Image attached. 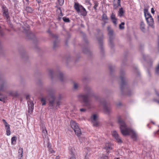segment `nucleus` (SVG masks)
Wrapping results in <instances>:
<instances>
[{
  "label": "nucleus",
  "mask_w": 159,
  "mask_h": 159,
  "mask_svg": "<svg viewBox=\"0 0 159 159\" xmlns=\"http://www.w3.org/2000/svg\"><path fill=\"white\" fill-rule=\"evenodd\" d=\"M86 94H81L79 95L78 97L80 100H82L84 103V105L88 109L91 108V101L89 99L90 97L94 96V94L90 87H86L85 88Z\"/></svg>",
  "instance_id": "obj_1"
},
{
  "label": "nucleus",
  "mask_w": 159,
  "mask_h": 159,
  "mask_svg": "<svg viewBox=\"0 0 159 159\" xmlns=\"http://www.w3.org/2000/svg\"><path fill=\"white\" fill-rule=\"evenodd\" d=\"M121 80L120 84V89L122 95L130 96L132 94V92L129 88L126 81V77L124 72L121 70L120 76Z\"/></svg>",
  "instance_id": "obj_2"
},
{
  "label": "nucleus",
  "mask_w": 159,
  "mask_h": 159,
  "mask_svg": "<svg viewBox=\"0 0 159 159\" xmlns=\"http://www.w3.org/2000/svg\"><path fill=\"white\" fill-rule=\"evenodd\" d=\"M45 90L47 95V98H48L50 108L52 109L53 107L55 99V90L51 88H46Z\"/></svg>",
  "instance_id": "obj_3"
},
{
  "label": "nucleus",
  "mask_w": 159,
  "mask_h": 159,
  "mask_svg": "<svg viewBox=\"0 0 159 159\" xmlns=\"http://www.w3.org/2000/svg\"><path fill=\"white\" fill-rule=\"evenodd\" d=\"M118 122L120 125V129L122 134L124 136L129 134V130L127 127V125L125 122L121 118L120 116L118 117Z\"/></svg>",
  "instance_id": "obj_4"
},
{
  "label": "nucleus",
  "mask_w": 159,
  "mask_h": 159,
  "mask_svg": "<svg viewBox=\"0 0 159 159\" xmlns=\"http://www.w3.org/2000/svg\"><path fill=\"white\" fill-rule=\"evenodd\" d=\"M30 26L27 23L25 22H22V25L20 29L22 30L26 34L27 38L29 39H33L35 36L34 34L30 30Z\"/></svg>",
  "instance_id": "obj_5"
},
{
  "label": "nucleus",
  "mask_w": 159,
  "mask_h": 159,
  "mask_svg": "<svg viewBox=\"0 0 159 159\" xmlns=\"http://www.w3.org/2000/svg\"><path fill=\"white\" fill-rule=\"evenodd\" d=\"M74 7L78 13H80V15L83 16H87V11L78 2H75L74 5Z\"/></svg>",
  "instance_id": "obj_6"
},
{
  "label": "nucleus",
  "mask_w": 159,
  "mask_h": 159,
  "mask_svg": "<svg viewBox=\"0 0 159 159\" xmlns=\"http://www.w3.org/2000/svg\"><path fill=\"white\" fill-rule=\"evenodd\" d=\"M100 103L103 105V108L105 112L109 114L111 111V108L110 106L107 103L106 100L104 99H102L100 101Z\"/></svg>",
  "instance_id": "obj_7"
},
{
  "label": "nucleus",
  "mask_w": 159,
  "mask_h": 159,
  "mask_svg": "<svg viewBox=\"0 0 159 159\" xmlns=\"http://www.w3.org/2000/svg\"><path fill=\"white\" fill-rule=\"evenodd\" d=\"M1 12L3 18L7 20H8L10 19L9 13L8 8L5 5L1 6Z\"/></svg>",
  "instance_id": "obj_8"
},
{
  "label": "nucleus",
  "mask_w": 159,
  "mask_h": 159,
  "mask_svg": "<svg viewBox=\"0 0 159 159\" xmlns=\"http://www.w3.org/2000/svg\"><path fill=\"white\" fill-rule=\"evenodd\" d=\"M107 30L108 32V35L109 36V45L111 48H112L114 46L113 42V40L114 38L113 35V31L111 29L110 26L107 27Z\"/></svg>",
  "instance_id": "obj_9"
},
{
  "label": "nucleus",
  "mask_w": 159,
  "mask_h": 159,
  "mask_svg": "<svg viewBox=\"0 0 159 159\" xmlns=\"http://www.w3.org/2000/svg\"><path fill=\"white\" fill-rule=\"evenodd\" d=\"M112 135L117 143H122V140L116 131H113L112 133Z\"/></svg>",
  "instance_id": "obj_10"
},
{
  "label": "nucleus",
  "mask_w": 159,
  "mask_h": 159,
  "mask_svg": "<svg viewBox=\"0 0 159 159\" xmlns=\"http://www.w3.org/2000/svg\"><path fill=\"white\" fill-rule=\"evenodd\" d=\"M28 107V112L31 114L34 110V104L33 102L32 101H29L27 102Z\"/></svg>",
  "instance_id": "obj_11"
},
{
  "label": "nucleus",
  "mask_w": 159,
  "mask_h": 159,
  "mask_svg": "<svg viewBox=\"0 0 159 159\" xmlns=\"http://www.w3.org/2000/svg\"><path fill=\"white\" fill-rule=\"evenodd\" d=\"M120 0H114L113 2V9H116L119 7L120 6Z\"/></svg>",
  "instance_id": "obj_12"
},
{
  "label": "nucleus",
  "mask_w": 159,
  "mask_h": 159,
  "mask_svg": "<svg viewBox=\"0 0 159 159\" xmlns=\"http://www.w3.org/2000/svg\"><path fill=\"white\" fill-rule=\"evenodd\" d=\"M52 37L54 38L55 39H56V41H54L53 42V48L55 49L56 47H57L58 46V42L57 39L58 38V37L57 35H55V34H52Z\"/></svg>",
  "instance_id": "obj_13"
},
{
  "label": "nucleus",
  "mask_w": 159,
  "mask_h": 159,
  "mask_svg": "<svg viewBox=\"0 0 159 159\" xmlns=\"http://www.w3.org/2000/svg\"><path fill=\"white\" fill-rule=\"evenodd\" d=\"M105 149L106 150L107 153L109 152V151L112 149L111 144L109 143H107L105 144Z\"/></svg>",
  "instance_id": "obj_14"
},
{
  "label": "nucleus",
  "mask_w": 159,
  "mask_h": 159,
  "mask_svg": "<svg viewBox=\"0 0 159 159\" xmlns=\"http://www.w3.org/2000/svg\"><path fill=\"white\" fill-rule=\"evenodd\" d=\"M146 20L149 26L152 27V28L154 27L153 25L154 21L152 17H151V18H150L149 19Z\"/></svg>",
  "instance_id": "obj_15"
},
{
  "label": "nucleus",
  "mask_w": 159,
  "mask_h": 159,
  "mask_svg": "<svg viewBox=\"0 0 159 159\" xmlns=\"http://www.w3.org/2000/svg\"><path fill=\"white\" fill-rule=\"evenodd\" d=\"M144 14L146 20L152 17L151 15L148 12V10L147 9H144Z\"/></svg>",
  "instance_id": "obj_16"
},
{
  "label": "nucleus",
  "mask_w": 159,
  "mask_h": 159,
  "mask_svg": "<svg viewBox=\"0 0 159 159\" xmlns=\"http://www.w3.org/2000/svg\"><path fill=\"white\" fill-rule=\"evenodd\" d=\"M70 124L71 128L74 130L79 127L77 123L74 121L71 120L70 121Z\"/></svg>",
  "instance_id": "obj_17"
},
{
  "label": "nucleus",
  "mask_w": 159,
  "mask_h": 159,
  "mask_svg": "<svg viewBox=\"0 0 159 159\" xmlns=\"http://www.w3.org/2000/svg\"><path fill=\"white\" fill-rule=\"evenodd\" d=\"M98 42L99 44L100 45V49L101 52H102L103 50L102 47V43H103V36L100 38L98 39Z\"/></svg>",
  "instance_id": "obj_18"
},
{
  "label": "nucleus",
  "mask_w": 159,
  "mask_h": 159,
  "mask_svg": "<svg viewBox=\"0 0 159 159\" xmlns=\"http://www.w3.org/2000/svg\"><path fill=\"white\" fill-rule=\"evenodd\" d=\"M111 18L112 20L113 23L115 25L116 24V21L117 20V19L116 18V16L115 14L112 13L111 14Z\"/></svg>",
  "instance_id": "obj_19"
},
{
  "label": "nucleus",
  "mask_w": 159,
  "mask_h": 159,
  "mask_svg": "<svg viewBox=\"0 0 159 159\" xmlns=\"http://www.w3.org/2000/svg\"><path fill=\"white\" fill-rule=\"evenodd\" d=\"M132 134L131 136L132 138L133 139L134 141H136L137 139V135L135 132L132 130Z\"/></svg>",
  "instance_id": "obj_20"
},
{
  "label": "nucleus",
  "mask_w": 159,
  "mask_h": 159,
  "mask_svg": "<svg viewBox=\"0 0 159 159\" xmlns=\"http://www.w3.org/2000/svg\"><path fill=\"white\" fill-rule=\"evenodd\" d=\"M74 132L75 133V134L78 136H80L81 134V133L80 129L79 127L76 128L74 130Z\"/></svg>",
  "instance_id": "obj_21"
},
{
  "label": "nucleus",
  "mask_w": 159,
  "mask_h": 159,
  "mask_svg": "<svg viewBox=\"0 0 159 159\" xmlns=\"http://www.w3.org/2000/svg\"><path fill=\"white\" fill-rule=\"evenodd\" d=\"M23 152V149L22 148H20L18 150V159H20L22 157V154Z\"/></svg>",
  "instance_id": "obj_22"
},
{
  "label": "nucleus",
  "mask_w": 159,
  "mask_h": 159,
  "mask_svg": "<svg viewBox=\"0 0 159 159\" xmlns=\"http://www.w3.org/2000/svg\"><path fill=\"white\" fill-rule=\"evenodd\" d=\"M5 88V83L4 82H1L0 84V92L4 90Z\"/></svg>",
  "instance_id": "obj_23"
},
{
  "label": "nucleus",
  "mask_w": 159,
  "mask_h": 159,
  "mask_svg": "<svg viewBox=\"0 0 159 159\" xmlns=\"http://www.w3.org/2000/svg\"><path fill=\"white\" fill-rule=\"evenodd\" d=\"M140 28L141 30L143 32H145V24L144 22L143 21H141L140 23Z\"/></svg>",
  "instance_id": "obj_24"
},
{
  "label": "nucleus",
  "mask_w": 159,
  "mask_h": 159,
  "mask_svg": "<svg viewBox=\"0 0 159 159\" xmlns=\"http://www.w3.org/2000/svg\"><path fill=\"white\" fill-rule=\"evenodd\" d=\"M59 77L61 81L63 82L64 81V77L63 74L61 72H59Z\"/></svg>",
  "instance_id": "obj_25"
},
{
  "label": "nucleus",
  "mask_w": 159,
  "mask_h": 159,
  "mask_svg": "<svg viewBox=\"0 0 159 159\" xmlns=\"http://www.w3.org/2000/svg\"><path fill=\"white\" fill-rule=\"evenodd\" d=\"M124 11L122 8L120 9L118 11V15L120 17L124 15Z\"/></svg>",
  "instance_id": "obj_26"
},
{
  "label": "nucleus",
  "mask_w": 159,
  "mask_h": 159,
  "mask_svg": "<svg viewBox=\"0 0 159 159\" xmlns=\"http://www.w3.org/2000/svg\"><path fill=\"white\" fill-rule=\"evenodd\" d=\"M25 10L27 13H32L33 11L32 8L29 7H26Z\"/></svg>",
  "instance_id": "obj_27"
},
{
  "label": "nucleus",
  "mask_w": 159,
  "mask_h": 159,
  "mask_svg": "<svg viewBox=\"0 0 159 159\" xmlns=\"http://www.w3.org/2000/svg\"><path fill=\"white\" fill-rule=\"evenodd\" d=\"M102 20H107L108 18L106 14L103 13L102 16Z\"/></svg>",
  "instance_id": "obj_28"
},
{
  "label": "nucleus",
  "mask_w": 159,
  "mask_h": 159,
  "mask_svg": "<svg viewBox=\"0 0 159 159\" xmlns=\"http://www.w3.org/2000/svg\"><path fill=\"white\" fill-rule=\"evenodd\" d=\"M16 137L15 136L13 137L11 139V143L12 144H15L16 141Z\"/></svg>",
  "instance_id": "obj_29"
},
{
  "label": "nucleus",
  "mask_w": 159,
  "mask_h": 159,
  "mask_svg": "<svg viewBox=\"0 0 159 159\" xmlns=\"http://www.w3.org/2000/svg\"><path fill=\"white\" fill-rule=\"evenodd\" d=\"M42 133L43 137H44V136L46 137L48 135L47 131L45 128L44 129H43L42 131Z\"/></svg>",
  "instance_id": "obj_30"
},
{
  "label": "nucleus",
  "mask_w": 159,
  "mask_h": 159,
  "mask_svg": "<svg viewBox=\"0 0 159 159\" xmlns=\"http://www.w3.org/2000/svg\"><path fill=\"white\" fill-rule=\"evenodd\" d=\"M54 72V71L52 70H49V75L50 76L52 79L53 78Z\"/></svg>",
  "instance_id": "obj_31"
},
{
  "label": "nucleus",
  "mask_w": 159,
  "mask_h": 159,
  "mask_svg": "<svg viewBox=\"0 0 159 159\" xmlns=\"http://www.w3.org/2000/svg\"><path fill=\"white\" fill-rule=\"evenodd\" d=\"M99 5L97 1H94V6L93 7V8L95 10V11H96L97 10V7Z\"/></svg>",
  "instance_id": "obj_32"
},
{
  "label": "nucleus",
  "mask_w": 159,
  "mask_h": 159,
  "mask_svg": "<svg viewBox=\"0 0 159 159\" xmlns=\"http://www.w3.org/2000/svg\"><path fill=\"white\" fill-rule=\"evenodd\" d=\"M6 99V98L2 94L0 93V101L3 102Z\"/></svg>",
  "instance_id": "obj_33"
},
{
  "label": "nucleus",
  "mask_w": 159,
  "mask_h": 159,
  "mask_svg": "<svg viewBox=\"0 0 159 159\" xmlns=\"http://www.w3.org/2000/svg\"><path fill=\"white\" fill-rule=\"evenodd\" d=\"M40 100L41 102H42V105L43 106L44 105L46 104V100L44 98H41Z\"/></svg>",
  "instance_id": "obj_34"
},
{
  "label": "nucleus",
  "mask_w": 159,
  "mask_h": 159,
  "mask_svg": "<svg viewBox=\"0 0 159 159\" xmlns=\"http://www.w3.org/2000/svg\"><path fill=\"white\" fill-rule=\"evenodd\" d=\"M63 20L64 22H69L70 21V20L69 18L65 16L63 17Z\"/></svg>",
  "instance_id": "obj_35"
},
{
  "label": "nucleus",
  "mask_w": 159,
  "mask_h": 159,
  "mask_svg": "<svg viewBox=\"0 0 159 159\" xmlns=\"http://www.w3.org/2000/svg\"><path fill=\"white\" fill-rule=\"evenodd\" d=\"M6 129V130L7 135V136L10 135L11 134V131H10V128L8 127V128H7V129Z\"/></svg>",
  "instance_id": "obj_36"
},
{
  "label": "nucleus",
  "mask_w": 159,
  "mask_h": 159,
  "mask_svg": "<svg viewBox=\"0 0 159 159\" xmlns=\"http://www.w3.org/2000/svg\"><path fill=\"white\" fill-rule=\"evenodd\" d=\"M93 123V126H94L97 127L99 125V122L96 121H92Z\"/></svg>",
  "instance_id": "obj_37"
},
{
  "label": "nucleus",
  "mask_w": 159,
  "mask_h": 159,
  "mask_svg": "<svg viewBox=\"0 0 159 159\" xmlns=\"http://www.w3.org/2000/svg\"><path fill=\"white\" fill-rule=\"evenodd\" d=\"M125 25V23L124 22H122L121 24L119 25V28L120 29H123L124 28V25Z\"/></svg>",
  "instance_id": "obj_38"
},
{
  "label": "nucleus",
  "mask_w": 159,
  "mask_h": 159,
  "mask_svg": "<svg viewBox=\"0 0 159 159\" xmlns=\"http://www.w3.org/2000/svg\"><path fill=\"white\" fill-rule=\"evenodd\" d=\"M63 16V15L62 13V11H61V12H60V13L58 17L57 18V19L59 20H61V18H62V16Z\"/></svg>",
  "instance_id": "obj_39"
},
{
  "label": "nucleus",
  "mask_w": 159,
  "mask_h": 159,
  "mask_svg": "<svg viewBox=\"0 0 159 159\" xmlns=\"http://www.w3.org/2000/svg\"><path fill=\"white\" fill-rule=\"evenodd\" d=\"M100 159H108L107 155L103 154L102 156L100 157Z\"/></svg>",
  "instance_id": "obj_40"
},
{
  "label": "nucleus",
  "mask_w": 159,
  "mask_h": 159,
  "mask_svg": "<svg viewBox=\"0 0 159 159\" xmlns=\"http://www.w3.org/2000/svg\"><path fill=\"white\" fill-rule=\"evenodd\" d=\"M83 52L85 53H87L89 52V50L88 48H83Z\"/></svg>",
  "instance_id": "obj_41"
},
{
  "label": "nucleus",
  "mask_w": 159,
  "mask_h": 159,
  "mask_svg": "<svg viewBox=\"0 0 159 159\" xmlns=\"http://www.w3.org/2000/svg\"><path fill=\"white\" fill-rule=\"evenodd\" d=\"M91 119H93V120L96 121L97 119V116L95 114H93L92 116L91 117Z\"/></svg>",
  "instance_id": "obj_42"
},
{
  "label": "nucleus",
  "mask_w": 159,
  "mask_h": 159,
  "mask_svg": "<svg viewBox=\"0 0 159 159\" xmlns=\"http://www.w3.org/2000/svg\"><path fill=\"white\" fill-rule=\"evenodd\" d=\"M109 68L111 73H112L114 70V67L111 66H109Z\"/></svg>",
  "instance_id": "obj_43"
},
{
  "label": "nucleus",
  "mask_w": 159,
  "mask_h": 159,
  "mask_svg": "<svg viewBox=\"0 0 159 159\" xmlns=\"http://www.w3.org/2000/svg\"><path fill=\"white\" fill-rule=\"evenodd\" d=\"M59 4L61 6H62L64 3V0H58Z\"/></svg>",
  "instance_id": "obj_44"
},
{
  "label": "nucleus",
  "mask_w": 159,
  "mask_h": 159,
  "mask_svg": "<svg viewBox=\"0 0 159 159\" xmlns=\"http://www.w3.org/2000/svg\"><path fill=\"white\" fill-rule=\"evenodd\" d=\"M156 73L157 75H159V64H158V66H157L156 70H155Z\"/></svg>",
  "instance_id": "obj_45"
},
{
  "label": "nucleus",
  "mask_w": 159,
  "mask_h": 159,
  "mask_svg": "<svg viewBox=\"0 0 159 159\" xmlns=\"http://www.w3.org/2000/svg\"><path fill=\"white\" fill-rule=\"evenodd\" d=\"M47 146L48 149L52 148V145L49 142H48Z\"/></svg>",
  "instance_id": "obj_46"
},
{
  "label": "nucleus",
  "mask_w": 159,
  "mask_h": 159,
  "mask_svg": "<svg viewBox=\"0 0 159 159\" xmlns=\"http://www.w3.org/2000/svg\"><path fill=\"white\" fill-rule=\"evenodd\" d=\"M78 87V85L76 83H74V89H76Z\"/></svg>",
  "instance_id": "obj_47"
},
{
  "label": "nucleus",
  "mask_w": 159,
  "mask_h": 159,
  "mask_svg": "<svg viewBox=\"0 0 159 159\" xmlns=\"http://www.w3.org/2000/svg\"><path fill=\"white\" fill-rule=\"evenodd\" d=\"M48 149L49 152H50L51 153H53L55 152V151L53 150L52 148Z\"/></svg>",
  "instance_id": "obj_48"
},
{
  "label": "nucleus",
  "mask_w": 159,
  "mask_h": 159,
  "mask_svg": "<svg viewBox=\"0 0 159 159\" xmlns=\"http://www.w3.org/2000/svg\"><path fill=\"white\" fill-rule=\"evenodd\" d=\"M85 2L86 3H88V4L90 5V6H91L92 4L90 3V0H85Z\"/></svg>",
  "instance_id": "obj_49"
},
{
  "label": "nucleus",
  "mask_w": 159,
  "mask_h": 159,
  "mask_svg": "<svg viewBox=\"0 0 159 159\" xmlns=\"http://www.w3.org/2000/svg\"><path fill=\"white\" fill-rule=\"evenodd\" d=\"M2 121L3 122L5 125V126L7 125H8V124L7 123L5 119H3L2 120Z\"/></svg>",
  "instance_id": "obj_50"
},
{
  "label": "nucleus",
  "mask_w": 159,
  "mask_h": 159,
  "mask_svg": "<svg viewBox=\"0 0 159 159\" xmlns=\"http://www.w3.org/2000/svg\"><path fill=\"white\" fill-rule=\"evenodd\" d=\"M69 159H76V157L74 154L72 155V156H71Z\"/></svg>",
  "instance_id": "obj_51"
},
{
  "label": "nucleus",
  "mask_w": 159,
  "mask_h": 159,
  "mask_svg": "<svg viewBox=\"0 0 159 159\" xmlns=\"http://www.w3.org/2000/svg\"><path fill=\"white\" fill-rule=\"evenodd\" d=\"M86 111V109L85 108H81L80 109V111L81 112H85Z\"/></svg>",
  "instance_id": "obj_52"
},
{
  "label": "nucleus",
  "mask_w": 159,
  "mask_h": 159,
  "mask_svg": "<svg viewBox=\"0 0 159 159\" xmlns=\"http://www.w3.org/2000/svg\"><path fill=\"white\" fill-rule=\"evenodd\" d=\"M151 12L152 14H154V11L153 8H151Z\"/></svg>",
  "instance_id": "obj_53"
},
{
  "label": "nucleus",
  "mask_w": 159,
  "mask_h": 159,
  "mask_svg": "<svg viewBox=\"0 0 159 159\" xmlns=\"http://www.w3.org/2000/svg\"><path fill=\"white\" fill-rule=\"evenodd\" d=\"M5 127L6 129H7V128H8V127L10 128V125L8 124V125H5Z\"/></svg>",
  "instance_id": "obj_54"
},
{
  "label": "nucleus",
  "mask_w": 159,
  "mask_h": 159,
  "mask_svg": "<svg viewBox=\"0 0 159 159\" xmlns=\"http://www.w3.org/2000/svg\"><path fill=\"white\" fill-rule=\"evenodd\" d=\"M60 101H58L57 102V106H59L60 105Z\"/></svg>",
  "instance_id": "obj_55"
},
{
  "label": "nucleus",
  "mask_w": 159,
  "mask_h": 159,
  "mask_svg": "<svg viewBox=\"0 0 159 159\" xmlns=\"http://www.w3.org/2000/svg\"><path fill=\"white\" fill-rule=\"evenodd\" d=\"M157 22L159 23V15H158L157 16Z\"/></svg>",
  "instance_id": "obj_56"
},
{
  "label": "nucleus",
  "mask_w": 159,
  "mask_h": 159,
  "mask_svg": "<svg viewBox=\"0 0 159 159\" xmlns=\"http://www.w3.org/2000/svg\"><path fill=\"white\" fill-rule=\"evenodd\" d=\"M26 99L28 100L30 98V96L29 95H27L26 97Z\"/></svg>",
  "instance_id": "obj_57"
},
{
  "label": "nucleus",
  "mask_w": 159,
  "mask_h": 159,
  "mask_svg": "<svg viewBox=\"0 0 159 159\" xmlns=\"http://www.w3.org/2000/svg\"><path fill=\"white\" fill-rule=\"evenodd\" d=\"M0 34L1 35H3V33L2 32L1 30V27L0 26Z\"/></svg>",
  "instance_id": "obj_58"
},
{
  "label": "nucleus",
  "mask_w": 159,
  "mask_h": 159,
  "mask_svg": "<svg viewBox=\"0 0 159 159\" xmlns=\"http://www.w3.org/2000/svg\"><path fill=\"white\" fill-rule=\"evenodd\" d=\"M157 95L159 97V94L157 93ZM155 101H156L157 103H158L159 104V101L156 100H155Z\"/></svg>",
  "instance_id": "obj_59"
},
{
  "label": "nucleus",
  "mask_w": 159,
  "mask_h": 159,
  "mask_svg": "<svg viewBox=\"0 0 159 159\" xmlns=\"http://www.w3.org/2000/svg\"><path fill=\"white\" fill-rule=\"evenodd\" d=\"M36 1L38 3H40L41 2V0H36Z\"/></svg>",
  "instance_id": "obj_60"
},
{
  "label": "nucleus",
  "mask_w": 159,
  "mask_h": 159,
  "mask_svg": "<svg viewBox=\"0 0 159 159\" xmlns=\"http://www.w3.org/2000/svg\"><path fill=\"white\" fill-rule=\"evenodd\" d=\"M158 49L159 51V39H158Z\"/></svg>",
  "instance_id": "obj_61"
},
{
  "label": "nucleus",
  "mask_w": 159,
  "mask_h": 159,
  "mask_svg": "<svg viewBox=\"0 0 159 159\" xmlns=\"http://www.w3.org/2000/svg\"><path fill=\"white\" fill-rule=\"evenodd\" d=\"M57 8V10H58L60 11V12H61V7H58Z\"/></svg>",
  "instance_id": "obj_62"
},
{
  "label": "nucleus",
  "mask_w": 159,
  "mask_h": 159,
  "mask_svg": "<svg viewBox=\"0 0 159 159\" xmlns=\"http://www.w3.org/2000/svg\"><path fill=\"white\" fill-rule=\"evenodd\" d=\"M106 20H104V21H104V23H105V24H106V23H107V21Z\"/></svg>",
  "instance_id": "obj_63"
},
{
  "label": "nucleus",
  "mask_w": 159,
  "mask_h": 159,
  "mask_svg": "<svg viewBox=\"0 0 159 159\" xmlns=\"http://www.w3.org/2000/svg\"><path fill=\"white\" fill-rule=\"evenodd\" d=\"M105 24H105V23H103L102 24V25L103 26H104L105 25Z\"/></svg>",
  "instance_id": "obj_64"
}]
</instances>
